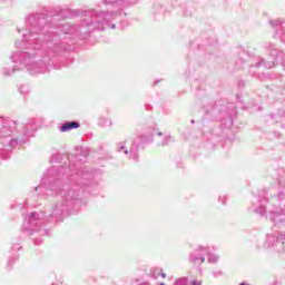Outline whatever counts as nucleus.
I'll use <instances>...</instances> for the list:
<instances>
[{
    "label": "nucleus",
    "mask_w": 285,
    "mask_h": 285,
    "mask_svg": "<svg viewBox=\"0 0 285 285\" xmlns=\"http://www.w3.org/2000/svg\"><path fill=\"white\" fill-rule=\"evenodd\" d=\"M81 17L83 26L80 28V32L83 36L80 39H86L89 32H95V30H106V28L115 30L116 24L110 22L121 19V12H98L95 9H89L82 11Z\"/></svg>",
    "instance_id": "obj_1"
},
{
    "label": "nucleus",
    "mask_w": 285,
    "mask_h": 285,
    "mask_svg": "<svg viewBox=\"0 0 285 285\" xmlns=\"http://www.w3.org/2000/svg\"><path fill=\"white\" fill-rule=\"evenodd\" d=\"M285 233L279 234L278 236L275 235H268L265 242L266 248H274L276 253H284L285 246Z\"/></svg>",
    "instance_id": "obj_2"
},
{
    "label": "nucleus",
    "mask_w": 285,
    "mask_h": 285,
    "mask_svg": "<svg viewBox=\"0 0 285 285\" xmlns=\"http://www.w3.org/2000/svg\"><path fill=\"white\" fill-rule=\"evenodd\" d=\"M208 247L199 246L189 254V262L193 266H202L206 262Z\"/></svg>",
    "instance_id": "obj_3"
},
{
    "label": "nucleus",
    "mask_w": 285,
    "mask_h": 285,
    "mask_svg": "<svg viewBox=\"0 0 285 285\" xmlns=\"http://www.w3.org/2000/svg\"><path fill=\"white\" fill-rule=\"evenodd\" d=\"M122 150H125V155H129V159H134L135 161L139 159V147H137L136 145H134L130 148V151H128L126 149V142H120L118 146V151L121 153Z\"/></svg>",
    "instance_id": "obj_4"
},
{
    "label": "nucleus",
    "mask_w": 285,
    "mask_h": 285,
    "mask_svg": "<svg viewBox=\"0 0 285 285\" xmlns=\"http://www.w3.org/2000/svg\"><path fill=\"white\" fill-rule=\"evenodd\" d=\"M130 0H105V6H111V8H116L121 10V8H126V6H130Z\"/></svg>",
    "instance_id": "obj_5"
},
{
    "label": "nucleus",
    "mask_w": 285,
    "mask_h": 285,
    "mask_svg": "<svg viewBox=\"0 0 285 285\" xmlns=\"http://www.w3.org/2000/svg\"><path fill=\"white\" fill-rule=\"evenodd\" d=\"M266 202H268L266 199V196H264V191H263V195H262V199L258 200L259 203V206L254 208V213H256L257 215H266Z\"/></svg>",
    "instance_id": "obj_6"
},
{
    "label": "nucleus",
    "mask_w": 285,
    "mask_h": 285,
    "mask_svg": "<svg viewBox=\"0 0 285 285\" xmlns=\"http://www.w3.org/2000/svg\"><path fill=\"white\" fill-rule=\"evenodd\" d=\"M269 219L271 222H273L274 224H282L285 222V214L284 212H281V213H271L269 215Z\"/></svg>",
    "instance_id": "obj_7"
},
{
    "label": "nucleus",
    "mask_w": 285,
    "mask_h": 285,
    "mask_svg": "<svg viewBox=\"0 0 285 285\" xmlns=\"http://www.w3.org/2000/svg\"><path fill=\"white\" fill-rule=\"evenodd\" d=\"M78 157H88V149L83 147H76V156L75 158L77 159Z\"/></svg>",
    "instance_id": "obj_8"
},
{
    "label": "nucleus",
    "mask_w": 285,
    "mask_h": 285,
    "mask_svg": "<svg viewBox=\"0 0 285 285\" xmlns=\"http://www.w3.org/2000/svg\"><path fill=\"white\" fill-rule=\"evenodd\" d=\"M207 262L209 263V264H217L218 262H219V256L217 255V254H209L208 252H207Z\"/></svg>",
    "instance_id": "obj_9"
},
{
    "label": "nucleus",
    "mask_w": 285,
    "mask_h": 285,
    "mask_svg": "<svg viewBox=\"0 0 285 285\" xmlns=\"http://www.w3.org/2000/svg\"><path fill=\"white\" fill-rule=\"evenodd\" d=\"M262 63L267 69L275 68V62L274 61L266 62V61H264V59H262L258 63H256L255 67L259 68V66H262Z\"/></svg>",
    "instance_id": "obj_10"
},
{
    "label": "nucleus",
    "mask_w": 285,
    "mask_h": 285,
    "mask_svg": "<svg viewBox=\"0 0 285 285\" xmlns=\"http://www.w3.org/2000/svg\"><path fill=\"white\" fill-rule=\"evenodd\" d=\"M98 125L101 126L102 128H106L108 126H112V120H110L108 118H100L98 120Z\"/></svg>",
    "instance_id": "obj_11"
},
{
    "label": "nucleus",
    "mask_w": 285,
    "mask_h": 285,
    "mask_svg": "<svg viewBox=\"0 0 285 285\" xmlns=\"http://www.w3.org/2000/svg\"><path fill=\"white\" fill-rule=\"evenodd\" d=\"M171 139L170 135H165L163 140H158V146H168Z\"/></svg>",
    "instance_id": "obj_12"
},
{
    "label": "nucleus",
    "mask_w": 285,
    "mask_h": 285,
    "mask_svg": "<svg viewBox=\"0 0 285 285\" xmlns=\"http://www.w3.org/2000/svg\"><path fill=\"white\" fill-rule=\"evenodd\" d=\"M164 269H161V268L154 267V268H151L150 274L153 275V277L155 279H157L159 277V275H161Z\"/></svg>",
    "instance_id": "obj_13"
},
{
    "label": "nucleus",
    "mask_w": 285,
    "mask_h": 285,
    "mask_svg": "<svg viewBox=\"0 0 285 285\" xmlns=\"http://www.w3.org/2000/svg\"><path fill=\"white\" fill-rule=\"evenodd\" d=\"M61 132H68V130H72V122H67L60 127Z\"/></svg>",
    "instance_id": "obj_14"
},
{
    "label": "nucleus",
    "mask_w": 285,
    "mask_h": 285,
    "mask_svg": "<svg viewBox=\"0 0 285 285\" xmlns=\"http://www.w3.org/2000/svg\"><path fill=\"white\" fill-rule=\"evenodd\" d=\"M174 285H188V278L186 277L177 278Z\"/></svg>",
    "instance_id": "obj_15"
},
{
    "label": "nucleus",
    "mask_w": 285,
    "mask_h": 285,
    "mask_svg": "<svg viewBox=\"0 0 285 285\" xmlns=\"http://www.w3.org/2000/svg\"><path fill=\"white\" fill-rule=\"evenodd\" d=\"M81 204H83L81 198L73 199V208H77V210H79V206H81Z\"/></svg>",
    "instance_id": "obj_16"
},
{
    "label": "nucleus",
    "mask_w": 285,
    "mask_h": 285,
    "mask_svg": "<svg viewBox=\"0 0 285 285\" xmlns=\"http://www.w3.org/2000/svg\"><path fill=\"white\" fill-rule=\"evenodd\" d=\"M213 277H222V271L212 272Z\"/></svg>",
    "instance_id": "obj_17"
},
{
    "label": "nucleus",
    "mask_w": 285,
    "mask_h": 285,
    "mask_svg": "<svg viewBox=\"0 0 285 285\" xmlns=\"http://www.w3.org/2000/svg\"><path fill=\"white\" fill-rule=\"evenodd\" d=\"M203 283H202V281H199V279H194V281H191V283H190V285H202Z\"/></svg>",
    "instance_id": "obj_18"
},
{
    "label": "nucleus",
    "mask_w": 285,
    "mask_h": 285,
    "mask_svg": "<svg viewBox=\"0 0 285 285\" xmlns=\"http://www.w3.org/2000/svg\"><path fill=\"white\" fill-rule=\"evenodd\" d=\"M218 200L223 204H226V196H219Z\"/></svg>",
    "instance_id": "obj_19"
},
{
    "label": "nucleus",
    "mask_w": 285,
    "mask_h": 285,
    "mask_svg": "<svg viewBox=\"0 0 285 285\" xmlns=\"http://www.w3.org/2000/svg\"><path fill=\"white\" fill-rule=\"evenodd\" d=\"M72 128H73V129H75V128H79V122L72 121Z\"/></svg>",
    "instance_id": "obj_20"
},
{
    "label": "nucleus",
    "mask_w": 285,
    "mask_h": 285,
    "mask_svg": "<svg viewBox=\"0 0 285 285\" xmlns=\"http://www.w3.org/2000/svg\"><path fill=\"white\" fill-rule=\"evenodd\" d=\"M72 17H79V11L73 10V11H72Z\"/></svg>",
    "instance_id": "obj_21"
},
{
    "label": "nucleus",
    "mask_w": 285,
    "mask_h": 285,
    "mask_svg": "<svg viewBox=\"0 0 285 285\" xmlns=\"http://www.w3.org/2000/svg\"><path fill=\"white\" fill-rule=\"evenodd\" d=\"M272 26H279V21L275 20V21H271Z\"/></svg>",
    "instance_id": "obj_22"
},
{
    "label": "nucleus",
    "mask_w": 285,
    "mask_h": 285,
    "mask_svg": "<svg viewBox=\"0 0 285 285\" xmlns=\"http://www.w3.org/2000/svg\"><path fill=\"white\" fill-rule=\"evenodd\" d=\"M160 276L163 277V279H166V273L160 272Z\"/></svg>",
    "instance_id": "obj_23"
},
{
    "label": "nucleus",
    "mask_w": 285,
    "mask_h": 285,
    "mask_svg": "<svg viewBox=\"0 0 285 285\" xmlns=\"http://www.w3.org/2000/svg\"><path fill=\"white\" fill-rule=\"evenodd\" d=\"M157 135H158V137H161L163 134H161V131H159Z\"/></svg>",
    "instance_id": "obj_24"
},
{
    "label": "nucleus",
    "mask_w": 285,
    "mask_h": 285,
    "mask_svg": "<svg viewBox=\"0 0 285 285\" xmlns=\"http://www.w3.org/2000/svg\"><path fill=\"white\" fill-rule=\"evenodd\" d=\"M159 285H166L165 283H160Z\"/></svg>",
    "instance_id": "obj_25"
},
{
    "label": "nucleus",
    "mask_w": 285,
    "mask_h": 285,
    "mask_svg": "<svg viewBox=\"0 0 285 285\" xmlns=\"http://www.w3.org/2000/svg\"><path fill=\"white\" fill-rule=\"evenodd\" d=\"M229 121H230V124H233V120H230V118H229Z\"/></svg>",
    "instance_id": "obj_26"
}]
</instances>
